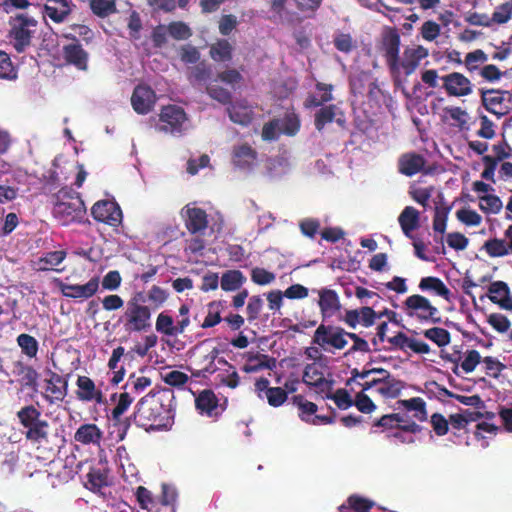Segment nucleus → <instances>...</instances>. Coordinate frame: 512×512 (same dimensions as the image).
<instances>
[{
	"label": "nucleus",
	"instance_id": "412c9836",
	"mask_svg": "<svg viewBox=\"0 0 512 512\" xmlns=\"http://www.w3.org/2000/svg\"><path fill=\"white\" fill-rule=\"evenodd\" d=\"M76 396L85 402L95 401L98 404L104 403V395L96 388L94 381L88 376H78Z\"/></svg>",
	"mask_w": 512,
	"mask_h": 512
},
{
	"label": "nucleus",
	"instance_id": "4d7b16f0",
	"mask_svg": "<svg viewBox=\"0 0 512 512\" xmlns=\"http://www.w3.org/2000/svg\"><path fill=\"white\" fill-rule=\"evenodd\" d=\"M221 311H220V303L218 302H211L208 305V313L201 324L202 328H211L216 326L221 322Z\"/></svg>",
	"mask_w": 512,
	"mask_h": 512
},
{
	"label": "nucleus",
	"instance_id": "a19ab883",
	"mask_svg": "<svg viewBox=\"0 0 512 512\" xmlns=\"http://www.w3.org/2000/svg\"><path fill=\"white\" fill-rule=\"evenodd\" d=\"M67 253L64 250H57L45 253L38 259V270H50L54 266L60 265L66 258Z\"/></svg>",
	"mask_w": 512,
	"mask_h": 512
},
{
	"label": "nucleus",
	"instance_id": "8fccbe9b",
	"mask_svg": "<svg viewBox=\"0 0 512 512\" xmlns=\"http://www.w3.org/2000/svg\"><path fill=\"white\" fill-rule=\"evenodd\" d=\"M512 18V0L506 1L502 4H499L495 7L492 15L491 21L492 25H502L506 24Z\"/></svg>",
	"mask_w": 512,
	"mask_h": 512
},
{
	"label": "nucleus",
	"instance_id": "423d86ee",
	"mask_svg": "<svg viewBox=\"0 0 512 512\" xmlns=\"http://www.w3.org/2000/svg\"><path fill=\"white\" fill-rule=\"evenodd\" d=\"M403 308L409 317H415L419 322L441 323L437 307L432 305L428 298L420 294L408 296L403 302Z\"/></svg>",
	"mask_w": 512,
	"mask_h": 512
},
{
	"label": "nucleus",
	"instance_id": "052dcab7",
	"mask_svg": "<svg viewBox=\"0 0 512 512\" xmlns=\"http://www.w3.org/2000/svg\"><path fill=\"white\" fill-rule=\"evenodd\" d=\"M148 301L154 309L160 308L168 299V293L160 286L153 285L147 293Z\"/></svg>",
	"mask_w": 512,
	"mask_h": 512
},
{
	"label": "nucleus",
	"instance_id": "39448f33",
	"mask_svg": "<svg viewBox=\"0 0 512 512\" xmlns=\"http://www.w3.org/2000/svg\"><path fill=\"white\" fill-rule=\"evenodd\" d=\"M9 37L17 52H23L31 45L38 22L27 13H18L9 19Z\"/></svg>",
	"mask_w": 512,
	"mask_h": 512
},
{
	"label": "nucleus",
	"instance_id": "79ce46f5",
	"mask_svg": "<svg viewBox=\"0 0 512 512\" xmlns=\"http://www.w3.org/2000/svg\"><path fill=\"white\" fill-rule=\"evenodd\" d=\"M398 403L407 411H414V417L423 422L427 419L426 403L420 397H413L408 400H399Z\"/></svg>",
	"mask_w": 512,
	"mask_h": 512
},
{
	"label": "nucleus",
	"instance_id": "f704fd0d",
	"mask_svg": "<svg viewBox=\"0 0 512 512\" xmlns=\"http://www.w3.org/2000/svg\"><path fill=\"white\" fill-rule=\"evenodd\" d=\"M160 118L172 128L183 125L187 120L186 113L177 105H168L164 107L160 114Z\"/></svg>",
	"mask_w": 512,
	"mask_h": 512
},
{
	"label": "nucleus",
	"instance_id": "7ed1b4c3",
	"mask_svg": "<svg viewBox=\"0 0 512 512\" xmlns=\"http://www.w3.org/2000/svg\"><path fill=\"white\" fill-rule=\"evenodd\" d=\"M16 416L27 441L38 445L48 442L50 424L42 418L39 409L32 404L26 405L17 411Z\"/></svg>",
	"mask_w": 512,
	"mask_h": 512
},
{
	"label": "nucleus",
	"instance_id": "49530a36",
	"mask_svg": "<svg viewBox=\"0 0 512 512\" xmlns=\"http://www.w3.org/2000/svg\"><path fill=\"white\" fill-rule=\"evenodd\" d=\"M425 338L434 342L439 347L448 345L451 341V335L448 330L440 327H432L423 331Z\"/></svg>",
	"mask_w": 512,
	"mask_h": 512
},
{
	"label": "nucleus",
	"instance_id": "58836bf2",
	"mask_svg": "<svg viewBox=\"0 0 512 512\" xmlns=\"http://www.w3.org/2000/svg\"><path fill=\"white\" fill-rule=\"evenodd\" d=\"M219 350L213 348L210 352L203 356L200 364V368L196 371H192V375L195 377H205L207 374H213L217 371L215 360L218 358Z\"/></svg>",
	"mask_w": 512,
	"mask_h": 512
},
{
	"label": "nucleus",
	"instance_id": "e433bc0d",
	"mask_svg": "<svg viewBox=\"0 0 512 512\" xmlns=\"http://www.w3.org/2000/svg\"><path fill=\"white\" fill-rule=\"evenodd\" d=\"M332 85L318 82L316 92L308 96L304 102L305 107L311 108L332 100Z\"/></svg>",
	"mask_w": 512,
	"mask_h": 512
},
{
	"label": "nucleus",
	"instance_id": "c756f323",
	"mask_svg": "<svg viewBox=\"0 0 512 512\" xmlns=\"http://www.w3.org/2000/svg\"><path fill=\"white\" fill-rule=\"evenodd\" d=\"M345 121L344 114L335 106L324 107L315 116V123L318 127L326 125L344 126Z\"/></svg>",
	"mask_w": 512,
	"mask_h": 512
},
{
	"label": "nucleus",
	"instance_id": "6ab92c4d",
	"mask_svg": "<svg viewBox=\"0 0 512 512\" xmlns=\"http://www.w3.org/2000/svg\"><path fill=\"white\" fill-rule=\"evenodd\" d=\"M258 158V153L248 144L235 145L232 149V163L241 170H251Z\"/></svg>",
	"mask_w": 512,
	"mask_h": 512
},
{
	"label": "nucleus",
	"instance_id": "9d476101",
	"mask_svg": "<svg viewBox=\"0 0 512 512\" xmlns=\"http://www.w3.org/2000/svg\"><path fill=\"white\" fill-rule=\"evenodd\" d=\"M91 214L96 221L110 226L116 227L122 222V211L114 201L101 200L96 202L91 208Z\"/></svg>",
	"mask_w": 512,
	"mask_h": 512
},
{
	"label": "nucleus",
	"instance_id": "09e8293b",
	"mask_svg": "<svg viewBox=\"0 0 512 512\" xmlns=\"http://www.w3.org/2000/svg\"><path fill=\"white\" fill-rule=\"evenodd\" d=\"M152 381L149 377L146 376H136L134 373L131 374L124 385V389L130 394H140L146 388L151 385Z\"/></svg>",
	"mask_w": 512,
	"mask_h": 512
},
{
	"label": "nucleus",
	"instance_id": "e2e57ef3",
	"mask_svg": "<svg viewBox=\"0 0 512 512\" xmlns=\"http://www.w3.org/2000/svg\"><path fill=\"white\" fill-rule=\"evenodd\" d=\"M482 361V357L479 351L475 349L467 350L465 353L464 360L461 363V368L465 373H471L475 370L478 364Z\"/></svg>",
	"mask_w": 512,
	"mask_h": 512
},
{
	"label": "nucleus",
	"instance_id": "2f4dec72",
	"mask_svg": "<svg viewBox=\"0 0 512 512\" xmlns=\"http://www.w3.org/2000/svg\"><path fill=\"white\" fill-rule=\"evenodd\" d=\"M420 213L413 206H406L398 217V222L403 233L410 236V233L419 227Z\"/></svg>",
	"mask_w": 512,
	"mask_h": 512
},
{
	"label": "nucleus",
	"instance_id": "72a5a7b5",
	"mask_svg": "<svg viewBox=\"0 0 512 512\" xmlns=\"http://www.w3.org/2000/svg\"><path fill=\"white\" fill-rule=\"evenodd\" d=\"M400 37L397 34L390 35L384 39L385 57L389 68L393 72L400 59L399 55Z\"/></svg>",
	"mask_w": 512,
	"mask_h": 512
},
{
	"label": "nucleus",
	"instance_id": "37998d69",
	"mask_svg": "<svg viewBox=\"0 0 512 512\" xmlns=\"http://www.w3.org/2000/svg\"><path fill=\"white\" fill-rule=\"evenodd\" d=\"M265 166L270 177L284 175L290 169V163L288 159L283 156L268 158Z\"/></svg>",
	"mask_w": 512,
	"mask_h": 512
},
{
	"label": "nucleus",
	"instance_id": "bb28decb",
	"mask_svg": "<svg viewBox=\"0 0 512 512\" xmlns=\"http://www.w3.org/2000/svg\"><path fill=\"white\" fill-rule=\"evenodd\" d=\"M63 55L68 63L73 64L79 70L87 69L88 54L78 42L65 45Z\"/></svg>",
	"mask_w": 512,
	"mask_h": 512
},
{
	"label": "nucleus",
	"instance_id": "cd10ccee",
	"mask_svg": "<svg viewBox=\"0 0 512 512\" xmlns=\"http://www.w3.org/2000/svg\"><path fill=\"white\" fill-rule=\"evenodd\" d=\"M103 438L101 429L93 423L82 424L75 432L74 439L83 445H99Z\"/></svg>",
	"mask_w": 512,
	"mask_h": 512
},
{
	"label": "nucleus",
	"instance_id": "7c9ffc66",
	"mask_svg": "<svg viewBox=\"0 0 512 512\" xmlns=\"http://www.w3.org/2000/svg\"><path fill=\"white\" fill-rule=\"evenodd\" d=\"M424 165V157L415 153L404 154L399 159V171L406 176L417 174L423 169Z\"/></svg>",
	"mask_w": 512,
	"mask_h": 512
},
{
	"label": "nucleus",
	"instance_id": "864d4df0",
	"mask_svg": "<svg viewBox=\"0 0 512 512\" xmlns=\"http://www.w3.org/2000/svg\"><path fill=\"white\" fill-rule=\"evenodd\" d=\"M93 13L99 17H107L116 10L115 0H90Z\"/></svg>",
	"mask_w": 512,
	"mask_h": 512
},
{
	"label": "nucleus",
	"instance_id": "aec40b11",
	"mask_svg": "<svg viewBox=\"0 0 512 512\" xmlns=\"http://www.w3.org/2000/svg\"><path fill=\"white\" fill-rule=\"evenodd\" d=\"M302 382L307 386L314 387L317 392L329 391L333 382L324 377L323 372L320 370L316 363L307 364L303 371Z\"/></svg>",
	"mask_w": 512,
	"mask_h": 512
},
{
	"label": "nucleus",
	"instance_id": "2eb2a0df",
	"mask_svg": "<svg viewBox=\"0 0 512 512\" xmlns=\"http://www.w3.org/2000/svg\"><path fill=\"white\" fill-rule=\"evenodd\" d=\"M185 227L191 234H203L208 227V215L202 208L186 205L182 209Z\"/></svg>",
	"mask_w": 512,
	"mask_h": 512
},
{
	"label": "nucleus",
	"instance_id": "603ef678",
	"mask_svg": "<svg viewBox=\"0 0 512 512\" xmlns=\"http://www.w3.org/2000/svg\"><path fill=\"white\" fill-rule=\"evenodd\" d=\"M232 46L227 40H219L210 48V56L215 61H228L231 59Z\"/></svg>",
	"mask_w": 512,
	"mask_h": 512
},
{
	"label": "nucleus",
	"instance_id": "9b49d317",
	"mask_svg": "<svg viewBox=\"0 0 512 512\" xmlns=\"http://www.w3.org/2000/svg\"><path fill=\"white\" fill-rule=\"evenodd\" d=\"M134 401V397L126 390L118 395L116 405L111 411V419L114 426L118 427L119 439L123 440L130 428L131 418H123L124 413L129 409Z\"/></svg>",
	"mask_w": 512,
	"mask_h": 512
},
{
	"label": "nucleus",
	"instance_id": "4468645a",
	"mask_svg": "<svg viewBox=\"0 0 512 512\" xmlns=\"http://www.w3.org/2000/svg\"><path fill=\"white\" fill-rule=\"evenodd\" d=\"M443 88L450 96L463 97L468 96L473 91L471 81L459 72H452L441 77Z\"/></svg>",
	"mask_w": 512,
	"mask_h": 512
},
{
	"label": "nucleus",
	"instance_id": "3c124183",
	"mask_svg": "<svg viewBox=\"0 0 512 512\" xmlns=\"http://www.w3.org/2000/svg\"><path fill=\"white\" fill-rule=\"evenodd\" d=\"M16 341L19 347L21 348L23 354H25L29 358L36 357L39 344L38 341L33 336L26 333H22L18 335Z\"/></svg>",
	"mask_w": 512,
	"mask_h": 512
},
{
	"label": "nucleus",
	"instance_id": "a878e982",
	"mask_svg": "<svg viewBox=\"0 0 512 512\" xmlns=\"http://www.w3.org/2000/svg\"><path fill=\"white\" fill-rule=\"evenodd\" d=\"M247 363L242 367L245 373H256L263 369L272 370L276 365L275 358L266 354L248 352L245 355Z\"/></svg>",
	"mask_w": 512,
	"mask_h": 512
},
{
	"label": "nucleus",
	"instance_id": "393cba45",
	"mask_svg": "<svg viewBox=\"0 0 512 512\" xmlns=\"http://www.w3.org/2000/svg\"><path fill=\"white\" fill-rule=\"evenodd\" d=\"M74 4L68 0H47L45 14L54 22L61 23L72 12Z\"/></svg>",
	"mask_w": 512,
	"mask_h": 512
},
{
	"label": "nucleus",
	"instance_id": "6e6d98bb",
	"mask_svg": "<svg viewBox=\"0 0 512 512\" xmlns=\"http://www.w3.org/2000/svg\"><path fill=\"white\" fill-rule=\"evenodd\" d=\"M457 219L466 226H479L482 217L475 210L470 208H462L456 212Z\"/></svg>",
	"mask_w": 512,
	"mask_h": 512
},
{
	"label": "nucleus",
	"instance_id": "ddd939ff",
	"mask_svg": "<svg viewBox=\"0 0 512 512\" xmlns=\"http://www.w3.org/2000/svg\"><path fill=\"white\" fill-rule=\"evenodd\" d=\"M482 250L491 258H502L512 255V224L504 231L503 238H490L482 246Z\"/></svg>",
	"mask_w": 512,
	"mask_h": 512
},
{
	"label": "nucleus",
	"instance_id": "ea45409f",
	"mask_svg": "<svg viewBox=\"0 0 512 512\" xmlns=\"http://www.w3.org/2000/svg\"><path fill=\"white\" fill-rule=\"evenodd\" d=\"M292 402L300 410L299 417L302 421L311 423L312 416L318 410L315 403L306 400L302 395H295L292 397Z\"/></svg>",
	"mask_w": 512,
	"mask_h": 512
},
{
	"label": "nucleus",
	"instance_id": "de8ad7c7",
	"mask_svg": "<svg viewBox=\"0 0 512 512\" xmlns=\"http://www.w3.org/2000/svg\"><path fill=\"white\" fill-rule=\"evenodd\" d=\"M348 506L341 505L340 511L346 512L349 509L355 512H368L373 507V502L358 495H351L347 499Z\"/></svg>",
	"mask_w": 512,
	"mask_h": 512
},
{
	"label": "nucleus",
	"instance_id": "0e129e2a",
	"mask_svg": "<svg viewBox=\"0 0 512 512\" xmlns=\"http://www.w3.org/2000/svg\"><path fill=\"white\" fill-rule=\"evenodd\" d=\"M77 35L83 37L84 39H90L92 36V31L86 25L73 24L68 28L67 31L63 32L62 37L76 42Z\"/></svg>",
	"mask_w": 512,
	"mask_h": 512
},
{
	"label": "nucleus",
	"instance_id": "a211bd4d",
	"mask_svg": "<svg viewBox=\"0 0 512 512\" xmlns=\"http://www.w3.org/2000/svg\"><path fill=\"white\" fill-rule=\"evenodd\" d=\"M49 378L46 379V392L45 399L49 403L56 401H63L68 393V380L60 374L51 370L47 371Z\"/></svg>",
	"mask_w": 512,
	"mask_h": 512
},
{
	"label": "nucleus",
	"instance_id": "f8f14e48",
	"mask_svg": "<svg viewBox=\"0 0 512 512\" xmlns=\"http://www.w3.org/2000/svg\"><path fill=\"white\" fill-rule=\"evenodd\" d=\"M270 381L265 377H260L255 381L254 391L261 400L266 399L272 407H280L287 400V391L282 387H270Z\"/></svg>",
	"mask_w": 512,
	"mask_h": 512
},
{
	"label": "nucleus",
	"instance_id": "c9c22d12",
	"mask_svg": "<svg viewBox=\"0 0 512 512\" xmlns=\"http://www.w3.org/2000/svg\"><path fill=\"white\" fill-rule=\"evenodd\" d=\"M404 387L405 383L403 381L391 376L388 379L379 378L377 391L385 398H396Z\"/></svg>",
	"mask_w": 512,
	"mask_h": 512
},
{
	"label": "nucleus",
	"instance_id": "f257e3e1",
	"mask_svg": "<svg viewBox=\"0 0 512 512\" xmlns=\"http://www.w3.org/2000/svg\"><path fill=\"white\" fill-rule=\"evenodd\" d=\"M176 399L171 390L148 393L135 406L132 420L145 431H167L175 420Z\"/></svg>",
	"mask_w": 512,
	"mask_h": 512
},
{
	"label": "nucleus",
	"instance_id": "0eeeda50",
	"mask_svg": "<svg viewBox=\"0 0 512 512\" xmlns=\"http://www.w3.org/2000/svg\"><path fill=\"white\" fill-rule=\"evenodd\" d=\"M347 333L348 331L340 326L320 324L314 332L312 343L325 351L342 350L348 344Z\"/></svg>",
	"mask_w": 512,
	"mask_h": 512
},
{
	"label": "nucleus",
	"instance_id": "6e6552de",
	"mask_svg": "<svg viewBox=\"0 0 512 512\" xmlns=\"http://www.w3.org/2000/svg\"><path fill=\"white\" fill-rule=\"evenodd\" d=\"M484 107L491 113L502 116L508 113L512 104V94L503 90H481Z\"/></svg>",
	"mask_w": 512,
	"mask_h": 512
},
{
	"label": "nucleus",
	"instance_id": "680f3d73",
	"mask_svg": "<svg viewBox=\"0 0 512 512\" xmlns=\"http://www.w3.org/2000/svg\"><path fill=\"white\" fill-rule=\"evenodd\" d=\"M481 362H483L485 365L486 374L495 379H497L501 372L506 369L505 364L492 356H486L482 358Z\"/></svg>",
	"mask_w": 512,
	"mask_h": 512
},
{
	"label": "nucleus",
	"instance_id": "bf43d9fd",
	"mask_svg": "<svg viewBox=\"0 0 512 512\" xmlns=\"http://www.w3.org/2000/svg\"><path fill=\"white\" fill-rule=\"evenodd\" d=\"M155 327L157 332L163 335L175 336L173 318L164 312L158 315Z\"/></svg>",
	"mask_w": 512,
	"mask_h": 512
},
{
	"label": "nucleus",
	"instance_id": "4c0bfd02",
	"mask_svg": "<svg viewBox=\"0 0 512 512\" xmlns=\"http://www.w3.org/2000/svg\"><path fill=\"white\" fill-rule=\"evenodd\" d=\"M246 281L245 276L240 270H227L221 277V288L224 291H235L239 289Z\"/></svg>",
	"mask_w": 512,
	"mask_h": 512
},
{
	"label": "nucleus",
	"instance_id": "f03ea898",
	"mask_svg": "<svg viewBox=\"0 0 512 512\" xmlns=\"http://www.w3.org/2000/svg\"><path fill=\"white\" fill-rule=\"evenodd\" d=\"M56 202L52 213L58 222L67 226L72 223H81L86 215V207L80 195L72 188H61L55 195Z\"/></svg>",
	"mask_w": 512,
	"mask_h": 512
},
{
	"label": "nucleus",
	"instance_id": "f3484780",
	"mask_svg": "<svg viewBox=\"0 0 512 512\" xmlns=\"http://www.w3.org/2000/svg\"><path fill=\"white\" fill-rule=\"evenodd\" d=\"M156 99L155 92L149 86L138 85L131 96V104L138 114H147L153 109Z\"/></svg>",
	"mask_w": 512,
	"mask_h": 512
},
{
	"label": "nucleus",
	"instance_id": "774afa93",
	"mask_svg": "<svg viewBox=\"0 0 512 512\" xmlns=\"http://www.w3.org/2000/svg\"><path fill=\"white\" fill-rule=\"evenodd\" d=\"M251 280L257 285H267L275 280V274L260 267L251 270Z\"/></svg>",
	"mask_w": 512,
	"mask_h": 512
},
{
	"label": "nucleus",
	"instance_id": "1a4fd4ad",
	"mask_svg": "<svg viewBox=\"0 0 512 512\" xmlns=\"http://www.w3.org/2000/svg\"><path fill=\"white\" fill-rule=\"evenodd\" d=\"M429 55L427 48L421 45H410L404 48V51L393 71L395 74H412L419 66L421 60Z\"/></svg>",
	"mask_w": 512,
	"mask_h": 512
},
{
	"label": "nucleus",
	"instance_id": "20e7f679",
	"mask_svg": "<svg viewBox=\"0 0 512 512\" xmlns=\"http://www.w3.org/2000/svg\"><path fill=\"white\" fill-rule=\"evenodd\" d=\"M143 294L137 293L128 302L121 321L127 332H146L151 328V309L140 303Z\"/></svg>",
	"mask_w": 512,
	"mask_h": 512
},
{
	"label": "nucleus",
	"instance_id": "5701e85b",
	"mask_svg": "<svg viewBox=\"0 0 512 512\" xmlns=\"http://www.w3.org/2000/svg\"><path fill=\"white\" fill-rule=\"evenodd\" d=\"M318 305L323 319L334 316L340 309L341 303L336 291L323 288L319 291Z\"/></svg>",
	"mask_w": 512,
	"mask_h": 512
},
{
	"label": "nucleus",
	"instance_id": "4be33fe9",
	"mask_svg": "<svg viewBox=\"0 0 512 512\" xmlns=\"http://www.w3.org/2000/svg\"><path fill=\"white\" fill-rule=\"evenodd\" d=\"M489 300L500 308L512 311V296L510 288L504 281H494L488 287Z\"/></svg>",
	"mask_w": 512,
	"mask_h": 512
},
{
	"label": "nucleus",
	"instance_id": "a18cd8bd",
	"mask_svg": "<svg viewBox=\"0 0 512 512\" xmlns=\"http://www.w3.org/2000/svg\"><path fill=\"white\" fill-rule=\"evenodd\" d=\"M479 208L486 214H498L502 208V200L493 194L479 196Z\"/></svg>",
	"mask_w": 512,
	"mask_h": 512
},
{
	"label": "nucleus",
	"instance_id": "dca6fc26",
	"mask_svg": "<svg viewBox=\"0 0 512 512\" xmlns=\"http://www.w3.org/2000/svg\"><path fill=\"white\" fill-rule=\"evenodd\" d=\"M62 294L72 299H89L94 296L99 289V278L92 277L83 285L61 283L59 286Z\"/></svg>",
	"mask_w": 512,
	"mask_h": 512
},
{
	"label": "nucleus",
	"instance_id": "b1692460",
	"mask_svg": "<svg viewBox=\"0 0 512 512\" xmlns=\"http://www.w3.org/2000/svg\"><path fill=\"white\" fill-rule=\"evenodd\" d=\"M388 342L402 351L409 348L417 354H428L430 352V346L427 343L410 338L403 332H398L395 336L388 338Z\"/></svg>",
	"mask_w": 512,
	"mask_h": 512
},
{
	"label": "nucleus",
	"instance_id": "5fc2aeb1",
	"mask_svg": "<svg viewBox=\"0 0 512 512\" xmlns=\"http://www.w3.org/2000/svg\"><path fill=\"white\" fill-rule=\"evenodd\" d=\"M326 398L332 399L341 410L350 408L354 403L349 392L344 388L337 389L333 394H326Z\"/></svg>",
	"mask_w": 512,
	"mask_h": 512
},
{
	"label": "nucleus",
	"instance_id": "69168bd1",
	"mask_svg": "<svg viewBox=\"0 0 512 512\" xmlns=\"http://www.w3.org/2000/svg\"><path fill=\"white\" fill-rule=\"evenodd\" d=\"M169 35L177 40L188 39L191 35V29L183 22H171L167 25Z\"/></svg>",
	"mask_w": 512,
	"mask_h": 512
},
{
	"label": "nucleus",
	"instance_id": "c85d7f7f",
	"mask_svg": "<svg viewBox=\"0 0 512 512\" xmlns=\"http://www.w3.org/2000/svg\"><path fill=\"white\" fill-rule=\"evenodd\" d=\"M219 400L211 389L201 391L195 398V407L200 414L213 416L217 414L215 411L218 408Z\"/></svg>",
	"mask_w": 512,
	"mask_h": 512
},
{
	"label": "nucleus",
	"instance_id": "c03bdc74",
	"mask_svg": "<svg viewBox=\"0 0 512 512\" xmlns=\"http://www.w3.org/2000/svg\"><path fill=\"white\" fill-rule=\"evenodd\" d=\"M18 375H21L20 384L22 387L37 391L39 375L32 366L21 364Z\"/></svg>",
	"mask_w": 512,
	"mask_h": 512
},
{
	"label": "nucleus",
	"instance_id": "13d9d810",
	"mask_svg": "<svg viewBox=\"0 0 512 512\" xmlns=\"http://www.w3.org/2000/svg\"><path fill=\"white\" fill-rule=\"evenodd\" d=\"M347 338L352 340L353 344L345 353L346 356L352 355L356 352L369 353L371 351L368 341L362 338L359 334L348 332Z\"/></svg>",
	"mask_w": 512,
	"mask_h": 512
},
{
	"label": "nucleus",
	"instance_id": "338daca9",
	"mask_svg": "<svg viewBox=\"0 0 512 512\" xmlns=\"http://www.w3.org/2000/svg\"><path fill=\"white\" fill-rule=\"evenodd\" d=\"M487 322L499 333L507 332L511 326L510 320L501 313L490 314Z\"/></svg>",
	"mask_w": 512,
	"mask_h": 512
},
{
	"label": "nucleus",
	"instance_id": "473e14b6",
	"mask_svg": "<svg viewBox=\"0 0 512 512\" xmlns=\"http://www.w3.org/2000/svg\"><path fill=\"white\" fill-rule=\"evenodd\" d=\"M419 289L422 291H433L436 295L442 297L443 299L449 301L451 292L448 287L444 284V282L434 276L423 277L419 283Z\"/></svg>",
	"mask_w": 512,
	"mask_h": 512
}]
</instances>
